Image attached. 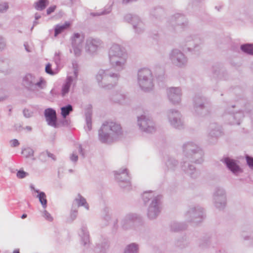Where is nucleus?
<instances>
[{"label":"nucleus","mask_w":253,"mask_h":253,"mask_svg":"<svg viewBox=\"0 0 253 253\" xmlns=\"http://www.w3.org/2000/svg\"><path fill=\"white\" fill-rule=\"evenodd\" d=\"M70 160L73 162H76L78 160V156L76 154L73 153L70 156Z\"/></svg>","instance_id":"64"},{"label":"nucleus","mask_w":253,"mask_h":253,"mask_svg":"<svg viewBox=\"0 0 253 253\" xmlns=\"http://www.w3.org/2000/svg\"><path fill=\"white\" fill-rule=\"evenodd\" d=\"M122 135L120 124L114 122H104L98 130V139L102 143L112 142Z\"/></svg>","instance_id":"1"},{"label":"nucleus","mask_w":253,"mask_h":253,"mask_svg":"<svg viewBox=\"0 0 253 253\" xmlns=\"http://www.w3.org/2000/svg\"><path fill=\"white\" fill-rule=\"evenodd\" d=\"M84 39V35L79 33H75L71 38L72 49H70V52H73L76 56H79L81 54Z\"/></svg>","instance_id":"13"},{"label":"nucleus","mask_w":253,"mask_h":253,"mask_svg":"<svg viewBox=\"0 0 253 253\" xmlns=\"http://www.w3.org/2000/svg\"><path fill=\"white\" fill-rule=\"evenodd\" d=\"M183 153L185 158L191 156V155L199 150L201 148L195 143L192 142H188L183 144Z\"/></svg>","instance_id":"26"},{"label":"nucleus","mask_w":253,"mask_h":253,"mask_svg":"<svg viewBox=\"0 0 253 253\" xmlns=\"http://www.w3.org/2000/svg\"><path fill=\"white\" fill-rule=\"evenodd\" d=\"M28 174V173L24 171L23 170H19L17 172V176L19 178H23L25 177Z\"/></svg>","instance_id":"52"},{"label":"nucleus","mask_w":253,"mask_h":253,"mask_svg":"<svg viewBox=\"0 0 253 253\" xmlns=\"http://www.w3.org/2000/svg\"><path fill=\"white\" fill-rule=\"evenodd\" d=\"M168 116L169 121L172 127L178 129L184 128V122L179 111L170 109L168 112Z\"/></svg>","instance_id":"15"},{"label":"nucleus","mask_w":253,"mask_h":253,"mask_svg":"<svg viewBox=\"0 0 253 253\" xmlns=\"http://www.w3.org/2000/svg\"><path fill=\"white\" fill-rule=\"evenodd\" d=\"M163 12L164 10L161 8H155L151 11V14L157 18Z\"/></svg>","instance_id":"47"},{"label":"nucleus","mask_w":253,"mask_h":253,"mask_svg":"<svg viewBox=\"0 0 253 253\" xmlns=\"http://www.w3.org/2000/svg\"><path fill=\"white\" fill-rule=\"evenodd\" d=\"M139 246L135 243H131L126 246L124 253H138Z\"/></svg>","instance_id":"36"},{"label":"nucleus","mask_w":253,"mask_h":253,"mask_svg":"<svg viewBox=\"0 0 253 253\" xmlns=\"http://www.w3.org/2000/svg\"><path fill=\"white\" fill-rule=\"evenodd\" d=\"M73 111V108L71 104H69L61 107V115L64 119H65Z\"/></svg>","instance_id":"39"},{"label":"nucleus","mask_w":253,"mask_h":253,"mask_svg":"<svg viewBox=\"0 0 253 253\" xmlns=\"http://www.w3.org/2000/svg\"><path fill=\"white\" fill-rule=\"evenodd\" d=\"M11 146L13 147H17L19 145L20 143L18 140L16 139H12L10 141Z\"/></svg>","instance_id":"60"},{"label":"nucleus","mask_w":253,"mask_h":253,"mask_svg":"<svg viewBox=\"0 0 253 253\" xmlns=\"http://www.w3.org/2000/svg\"><path fill=\"white\" fill-rule=\"evenodd\" d=\"M9 8L7 2H4L0 3V13H4L7 11Z\"/></svg>","instance_id":"50"},{"label":"nucleus","mask_w":253,"mask_h":253,"mask_svg":"<svg viewBox=\"0 0 253 253\" xmlns=\"http://www.w3.org/2000/svg\"><path fill=\"white\" fill-rule=\"evenodd\" d=\"M75 203L78 204V207L84 206L86 210H89V205L87 203L85 199L82 197L80 194H79L78 198L74 200L73 204Z\"/></svg>","instance_id":"35"},{"label":"nucleus","mask_w":253,"mask_h":253,"mask_svg":"<svg viewBox=\"0 0 253 253\" xmlns=\"http://www.w3.org/2000/svg\"><path fill=\"white\" fill-rule=\"evenodd\" d=\"M213 200L214 206L219 210L225 208L226 205V192L224 189L216 187L213 195Z\"/></svg>","instance_id":"10"},{"label":"nucleus","mask_w":253,"mask_h":253,"mask_svg":"<svg viewBox=\"0 0 253 253\" xmlns=\"http://www.w3.org/2000/svg\"><path fill=\"white\" fill-rule=\"evenodd\" d=\"M60 53L59 52H56L55 53L54 57L53 58L54 61L55 63L56 64V65H57V66H58L60 64L61 58H60Z\"/></svg>","instance_id":"51"},{"label":"nucleus","mask_w":253,"mask_h":253,"mask_svg":"<svg viewBox=\"0 0 253 253\" xmlns=\"http://www.w3.org/2000/svg\"><path fill=\"white\" fill-rule=\"evenodd\" d=\"M35 192L38 193V195L37 197L39 199V201L41 203L42 207L43 209L46 208L47 207V200L46 199V195L44 192L40 191L39 190H35Z\"/></svg>","instance_id":"40"},{"label":"nucleus","mask_w":253,"mask_h":253,"mask_svg":"<svg viewBox=\"0 0 253 253\" xmlns=\"http://www.w3.org/2000/svg\"><path fill=\"white\" fill-rule=\"evenodd\" d=\"M142 198L144 204H146L151 201L150 204L147 210V216L150 219L156 218L161 212V195L155 196L153 191H148L144 192Z\"/></svg>","instance_id":"2"},{"label":"nucleus","mask_w":253,"mask_h":253,"mask_svg":"<svg viewBox=\"0 0 253 253\" xmlns=\"http://www.w3.org/2000/svg\"><path fill=\"white\" fill-rule=\"evenodd\" d=\"M185 217L187 222H201L204 217V209L199 206L191 207L185 214Z\"/></svg>","instance_id":"8"},{"label":"nucleus","mask_w":253,"mask_h":253,"mask_svg":"<svg viewBox=\"0 0 253 253\" xmlns=\"http://www.w3.org/2000/svg\"><path fill=\"white\" fill-rule=\"evenodd\" d=\"M221 71V66L219 64H216L212 67L211 72L213 77L221 79V75L220 74Z\"/></svg>","instance_id":"42"},{"label":"nucleus","mask_w":253,"mask_h":253,"mask_svg":"<svg viewBox=\"0 0 253 253\" xmlns=\"http://www.w3.org/2000/svg\"><path fill=\"white\" fill-rule=\"evenodd\" d=\"M169 26L171 27L173 30L176 28H184L188 26V21L185 16L180 13H175L171 16L168 21Z\"/></svg>","instance_id":"12"},{"label":"nucleus","mask_w":253,"mask_h":253,"mask_svg":"<svg viewBox=\"0 0 253 253\" xmlns=\"http://www.w3.org/2000/svg\"><path fill=\"white\" fill-rule=\"evenodd\" d=\"M153 82L154 77L149 69L144 68L138 70L137 82L141 90L145 92L152 90L154 87Z\"/></svg>","instance_id":"5"},{"label":"nucleus","mask_w":253,"mask_h":253,"mask_svg":"<svg viewBox=\"0 0 253 253\" xmlns=\"http://www.w3.org/2000/svg\"><path fill=\"white\" fill-rule=\"evenodd\" d=\"M120 77L119 74L113 73L110 70L100 69L96 76V79L100 86L111 89L117 85Z\"/></svg>","instance_id":"4"},{"label":"nucleus","mask_w":253,"mask_h":253,"mask_svg":"<svg viewBox=\"0 0 253 253\" xmlns=\"http://www.w3.org/2000/svg\"><path fill=\"white\" fill-rule=\"evenodd\" d=\"M126 98V96L120 92H116L112 95L111 99L112 101L118 103L119 104H122L124 102Z\"/></svg>","instance_id":"37"},{"label":"nucleus","mask_w":253,"mask_h":253,"mask_svg":"<svg viewBox=\"0 0 253 253\" xmlns=\"http://www.w3.org/2000/svg\"><path fill=\"white\" fill-rule=\"evenodd\" d=\"M109 210L108 208H105L104 209V212L105 213V215L104 216V218L105 220L108 221L111 219V216L109 214Z\"/></svg>","instance_id":"56"},{"label":"nucleus","mask_w":253,"mask_h":253,"mask_svg":"<svg viewBox=\"0 0 253 253\" xmlns=\"http://www.w3.org/2000/svg\"><path fill=\"white\" fill-rule=\"evenodd\" d=\"M48 0H38L34 3V8L38 11L43 10L49 4Z\"/></svg>","instance_id":"34"},{"label":"nucleus","mask_w":253,"mask_h":253,"mask_svg":"<svg viewBox=\"0 0 253 253\" xmlns=\"http://www.w3.org/2000/svg\"><path fill=\"white\" fill-rule=\"evenodd\" d=\"M109 247L108 241L105 239L100 243L97 244L95 248V252L96 253H106Z\"/></svg>","instance_id":"30"},{"label":"nucleus","mask_w":253,"mask_h":253,"mask_svg":"<svg viewBox=\"0 0 253 253\" xmlns=\"http://www.w3.org/2000/svg\"><path fill=\"white\" fill-rule=\"evenodd\" d=\"M23 115L26 118H30L33 116V112L28 109H24L23 111Z\"/></svg>","instance_id":"53"},{"label":"nucleus","mask_w":253,"mask_h":253,"mask_svg":"<svg viewBox=\"0 0 253 253\" xmlns=\"http://www.w3.org/2000/svg\"><path fill=\"white\" fill-rule=\"evenodd\" d=\"M46 153L47 154V157L50 158L54 161H55L56 160V156L53 154L51 153L48 150H46Z\"/></svg>","instance_id":"63"},{"label":"nucleus","mask_w":253,"mask_h":253,"mask_svg":"<svg viewBox=\"0 0 253 253\" xmlns=\"http://www.w3.org/2000/svg\"><path fill=\"white\" fill-rule=\"evenodd\" d=\"M109 58L111 65L118 71L125 68L126 54L119 44H114L111 46L109 50Z\"/></svg>","instance_id":"3"},{"label":"nucleus","mask_w":253,"mask_h":253,"mask_svg":"<svg viewBox=\"0 0 253 253\" xmlns=\"http://www.w3.org/2000/svg\"><path fill=\"white\" fill-rule=\"evenodd\" d=\"M241 50L247 54L253 55V43H244L241 45Z\"/></svg>","instance_id":"41"},{"label":"nucleus","mask_w":253,"mask_h":253,"mask_svg":"<svg viewBox=\"0 0 253 253\" xmlns=\"http://www.w3.org/2000/svg\"><path fill=\"white\" fill-rule=\"evenodd\" d=\"M210 129L208 141L210 143H214L216 142L217 138L222 135V127L216 123H212L210 126Z\"/></svg>","instance_id":"19"},{"label":"nucleus","mask_w":253,"mask_h":253,"mask_svg":"<svg viewBox=\"0 0 253 253\" xmlns=\"http://www.w3.org/2000/svg\"><path fill=\"white\" fill-rule=\"evenodd\" d=\"M73 79L72 76H68L65 82L63 84L61 89V96L64 97L68 93L71 85L73 83Z\"/></svg>","instance_id":"29"},{"label":"nucleus","mask_w":253,"mask_h":253,"mask_svg":"<svg viewBox=\"0 0 253 253\" xmlns=\"http://www.w3.org/2000/svg\"><path fill=\"white\" fill-rule=\"evenodd\" d=\"M243 113L241 111L236 112L230 111L228 110V113L224 115V117L226 123L231 125H239L240 124L241 120L244 118Z\"/></svg>","instance_id":"18"},{"label":"nucleus","mask_w":253,"mask_h":253,"mask_svg":"<svg viewBox=\"0 0 253 253\" xmlns=\"http://www.w3.org/2000/svg\"><path fill=\"white\" fill-rule=\"evenodd\" d=\"M36 77L30 73L27 74L22 80V84L29 91L35 90Z\"/></svg>","instance_id":"24"},{"label":"nucleus","mask_w":253,"mask_h":253,"mask_svg":"<svg viewBox=\"0 0 253 253\" xmlns=\"http://www.w3.org/2000/svg\"><path fill=\"white\" fill-rule=\"evenodd\" d=\"M60 122L63 126H68L70 124V120L65 118L63 120H61Z\"/></svg>","instance_id":"62"},{"label":"nucleus","mask_w":253,"mask_h":253,"mask_svg":"<svg viewBox=\"0 0 253 253\" xmlns=\"http://www.w3.org/2000/svg\"><path fill=\"white\" fill-rule=\"evenodd\" d=\"M115 175L121 187L125 188L130 186V177L128 170L126 169H120L116 171Z\"/></svg>","instance_id":"17"},{"label":"nucleus","mask_w":253,"mask_h":253,"mask_svg":"<svg viewBox=\"0 0 253 253\" xmlns=\"http://www.w3.org/2000/svg\"><path fill=\"white\" fill-rule=\"evenodd\" d=\"M82 233L81 234L82 241L84 245H85L89 242V235L87 231V227L85 226H83L81 228Z\"/></svg>","instance_id":"38"},{"label":"nucleus","mask_w":253,"mask_h":253,"mask_svg":"<svg viewBox=\"0 0 253 253\" xmlns=\"http://www.w3.org/2000/svg\"><path fill=\"white\" fill-rule=\"evenodd\" d=\"M51 64L49 63H47L45 68V72L50 75H54L58 72L57 70H53L51 68Z\"/></svg>","instance_id":"46"},{"label":"nucleus","mask_w":253,"mask_h":253,"mask_svg":"<svg viewBox=\"0 0 253 253\" xmlns=\"http://www.w3.org/2000/svg\"><path fill=\"white\" fill-rule=\"evenodd\" d=\"M86 126H84L85 130L90 131L92 129V111L88 108L85 112Z\"/></svg>","instance_id":"31"},{"label":"nucleus","mask_w":253,"mask_h":253,"mask_svg":"<svg viewBox=\"0 0 253 253\" xmlns=\"http://www.w3.org/2000/svg\"><path fill=\"white\" fill-rule=\"evenodd\" d=\"M203 156L204 152L200 148L199 150H197L196 152H194L191 156L188 157L186 159L192 163L201 164L204 161Z\"/></svg>","instance_id":"28"},{"label":"nucleus","mask_w":253,"mask_h":253,"mask_svg":"<svg viewBox=\"0 0 253 253\" xmlns=\"http://www.w3.org/2000/svg\"><path fill=\"white\" fill-rule=\"evenodd\" d=\"M242 237L244 239V240H248L252 239V234L250 233V234H246V233L243 232L242 233Z\"/></svg>","instance_id":"57"},{"label":"nucleus","mask_w":253,"mask_h":253,"mask_svg":"<svg viewBox=\"0 0 253 253\" xmlns=\"http://www.w3.org/2000/svg\"><path fill=\"white\" fill-rule=\"evenodd\" d=\"M43 216L48 221H51L53 220L52 217L50 214L47 212L46 210H44L43 213Z\"/></svg>","instance_id":"54"},{"label":"nucleus","mask_w":253,"mask_h":253,"mask_svg":"<svg viewBox=\"0 0 253 253\" xmlns=\"http://www.w3.org/2000/svg\"><path fill=\"white\" fill-rule=\"evenodd\" d=\"M211 105L209 98L201 95H196L193 98L194 113L204 117L209 115L211 111Z\"/></svg>","instance_id":"6"},{"label":"nucleus","mask_w":253,"mask_h":253,"mask_svg":"<svg viewBox=\"0 0 253 253\" xmlns=\"http://www.w3.org/2000/svg\"><path fill=\"white\" fill-rule=\"evenodd\" d=\"M169 59L173 65L178 67H185L188 59L184 53L178 49H172L169 55Z\"/></svg>","instance_id":"11"},{"label":"nucleus","mask_w":253,"mask_h":253,"mask_svg":"<svg viewBox=\"0 0 253 253\" xmlns=\"http://www.w3.org/2000/svg\"><path fill=\"white\" fill-rule=\"evenodd\" d=\"M168 98L172 104H178L181 100V92L179 87H170L167 91Z\"/></svg>","instance_id":"23"},{"label":"nucleus","mask_w":253,"mask_h":253,"mask_svg":"<svg viewBox=\"0 0 253 253\" xmlns=\"http://www.w3.org/2000/svg\"><path fill=\"white\" fill-rule=\"evenodd\" d=\"M71 26V24L69 22H66L64 24L57 25L54 29V36L56 37L59 34H61L65 30L68 29Z\"/></svg>","instance_id":"33"},{"label":"nucleus","mask_w":253,"mask_h":253,"mask_svg":"<svg viewBox=\"0 0 253 253\" xmlns=\"http://www.w3.org/2000/svg\"><path fill=\"white\" fill-rule=\"evenodd\" d=\"M166 165L168 169L174 170V168L178 165V162L173 158H168L166 162Z\"/></svg>","instance_id":"43"},{"label":"nucleus","mask_w":253,"mask_h":253,"mask_svg":"<svg viewBox=\"0 0 253 253\" xmlns=\"http://www.w3.org/2000/svg\"><path fill=\"white\" fill-rule=\"evenodd\" d=\"M5 46V42L1 37H0V51H2Z\"/></svg>","instance_id":"59"},{"label":"nucleus","mask_w":253,"mask_h":253,"mask_svg":"<svg viewBox=\"0 0 253 253\" xmlns=\"http://www.w3.org/2000/svg\"><path fill=\"white\" fill-rule=\"evenodd\" d=\"M187 225L184 223H180L175 221L171 222L170 224V230L174 232H178L185 230Z\"/></svg>","instance_id":"32"},{"label":"nucleus","mask_w":253,"mask_h":253,"mask_svg":"<svg viewBox=\"0 0 253 253\" xmlns=\"http://www.w3.org/2000/svg\"><path fill=\"white\" fill-rule=\"evenodd\" d=\"M35 83V89L37 87H39L40 89H43L45 84V81L42 78H41L40 80L38 81L37 79L36 78Z\"/></svg>","instance_id":"45"},{"label":"nucleus","mask_w":253,"mask_h":253,"mask_svg":"<svg viewBox=\"0 0 253 253\" xmlns=\"http://www.w3.org/2000/svg\"><path fill=\"white\" fill-rule=\"evenodd\" d=\"M221 161L233 173L237 175L238 173L242 172V170L237 164V161L231 159L229 157H226L222 159Z\"/></svg>","instance_id":"22"},{"label":"nucleus","mask_w":253,"mask_h":253,"mask_svg":"<svg viewBox=\"0 0 253 253\" xmlns=\"http://www.w3.org/2000/svg\"><path fill=\"white\" fill-rule=\"evenodd\" d=\"M101 44L102 42L99 39L89 37L86 40L85 50L90 54H93L97 51Z\"/></svg>","instance_id":"20"},{"label":"nucleus","mask_w":253,"mask_h":253,"mask_svg":"<svg viewBox=\"0 0 253 253\" xmlns=\"http://www.w3.org/2000/svg\"><path fill=\"white\" fill-rule=\"evenodd\" d=\"M215 240V237H204L200 239L198 242V246L199 248L202 250H205L210 248L212 246L213 248L214 247L212 243Z\"/></svg>","instance_id":"27"},{"label":"nucleus","mask_w":253,"mask_h":253,"mask_svg":"<svg viewBox=\"0 0 253 253\" xmlns=\"http://www.w3.org/2000/svg\"><path fill=\"white\" fill-rule=\"evenodd\" d=\"M202 40L197 35L186 36L180 43V46L185 52L199 54L201 49Z\"/></svg>","instance_id":"7"},{"label":"nucleus","mask_w":253,"mask_h":253,"mask_svg":"<svg viewBox=\"0 0 253 253\" xmlns=\"http://www.w3.org/2000/svg\"><path fill=\"white\" fill-rule=\"evenodd\" d=\"M247 164L250 168L253 169V157L247 154L245 155Z\"/></svg>","instance_id":"49"},{"label":"nucleus","mask_w":253,"mask_h":253,"mask_svg":"<svg viewBox=\"0 0 253 253\" xmlns=\"http://www.w3.org/2000/svg\"><path fill=\"white\" fill-rule=\"evenodd\" d=\"M56 8V5H52V6H50V7H49L47 9H46V14L47 15H50L51 13H52V12H53L55 9Z\"/></svg>","instance_id":"58"},{"label":"nucleus","mask_w":253,"mask_h":253,"mask_svg":"<svg viewBox=\"0 0 253 253\" xmlns=\"http://www.w3.org/2000/svg\"><path fill=\"white\" fill-rule=\"evenodd\" d=\"M47 154L46 153V150L42 152L39 154L38 159L42 163H45L47 161Z\"/></svg>","instance_id":"48"},{"label":"nucleus","mask_w":253,"mask_h":253,"mask_svg":"<svg viewBox=\"0 0 253 253\" xmlns=\"http://www.w3.org/2000/svg\"><path fill=\"white\" fill-rule=\"evenodd\" d=\"M21 154L24 155L26 158H29L34 156V151L31 147H28L22 149Z\"/></svg>","instance_id":"44"},{"label":"nucleus","mask_w":253,"mask_h":253,"mask_svg":"<svg viewBox=\"0 0 253 253\" xmlns=\"http://www.w3.org/2000/svg\"><path fill=\"white\" fill-rule=\"evenodd\" d=\"M141 221V218L139 215L136 213H129L122 219V227L125 230L130 229L134 226L135 223L139 222Z\"/></svg>","instance_id":"16"},{"label":"nucleus","mask_w":253,"mask_h":253,"mask_svg":"<svg viewBox=\"0 0 253 253\" xmlns=\"http://www.w3.org/2000/svg\"><path fill=\"white\" fill-rule=\"evenodd\" d=\"M124 19L125 22L130 23L132 25L135 33L141 34L144 32L145 24L138 15L128 13L124 16Z\"/></svg>","instance_id":"9"},{"label":"nucleus","mask_w":253,"mask_h":253,"mask_svg":"<svg viewBox=\"0 0 253 253\" xmlns=\"http://www.w3.org/2000/svg\"><path fill=\"white\" fill-rule=\"evenodd\" d=\"M110 12V11H106V10H104L101 13H99V12H92V13H91V15H92V16H100V15H104V14H106L107 13H108L109 12Z\"/></svg>","instance_id":"61"},{"label":"nucleus","mask_w":253,"mask_h":253,"mask_svg":"<svg viewBox=\"0 0 253 253\" xmlns=\"http://www.w3.org/2000/svg\"><path fill=\"white\" fill-rule=\"evenodd\" d=\"M78 215V211L77 210H72L71 211L70 213V218L71 219V221H73L74 220Z\"/></svg>","instance_id":"55"},{"label":"nucleus","mask_w":253,"mask_h":253,"mask_svg":"<svg viewBox=\"0 0 253 253\" xmlns=\"http://www.w3.org/2000/svg\"><path fill=\"white\" fill-rule=\"evenodd\" d=\"M44 115L48 126L55 128L58 127L56 111L51 108L45 109Z\"/></svg>","instance_id":"21"},{"label":"nucleus","mask_w":253,"mask_h":253,"mask_svg":"<svg viewBox=\"0 0 253 253\" xmlns=\"http://www.w3.org/2000/svg\"><path fill=\"white\" fill-rule=\"evenodd\" d=\"M182 169L192 178H196L198 172L194 165L190 164L187 160L184 161L181 165Z\"/></svg>","instance_id":"25"},{"label":"nucleus","mask_w":253,"mask_h":253,"mask_svg":"<svg viewBox=\"0 0 253 253\" xmlns=\"http://www.w3.org/2000/svg\"><path fill=\"white\" fill-rule=\"evenodd\" d=\"M137 123L140 129L147 133L155 131L154 123L149 117L141 115L137 118Z\"/></svg>","instance_id":"14"}]
</instances>
